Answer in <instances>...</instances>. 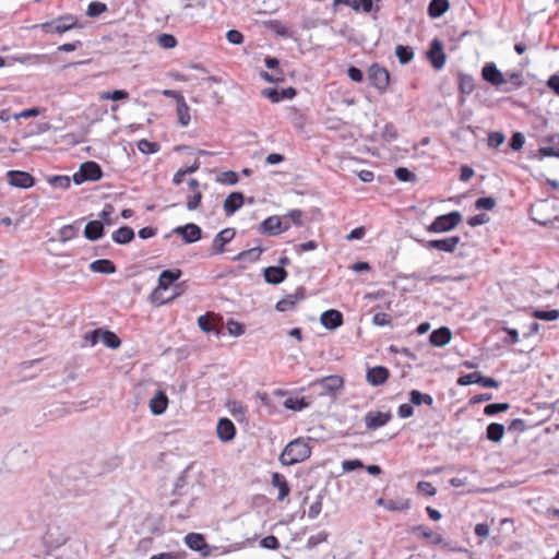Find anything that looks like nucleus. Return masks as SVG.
<instances>
[{
  "label": "nucleus",
  "instance_id": "20",
  "mask_svg": "<svg viewBox=\"0 0 559 559\" xmlns=\"http://www.w3.org/2000/svg\"><path fill=\"white\" fill-rule=\"evenodd\" d=\"M243 194L241 192H231L224 201L223 210L227 216L233 215L243 205Z\"/></svg>",
  "mask_w": 559,
  "mask_h": 559
},
{
  "label": "nucleus",
  "instance_id": "4",
  "mask_svg": "<svg viewBox=\"0 0 559 559\" xmlns=\"http://www.w3.org/2000/svg\"><path fill=\"white\" fill-rule=\"evenodd\" d=\"M311 385L319 388V393L321 395L335 394L337 391L343 389L344 379L341 376L332 374L316 380Z\"/></svg>",
  "mask_w": 559,
  "mask_h": 559
},
{
  "label": "nucleus",
  "instance_id": "45",
  "mask_svg": "<svg viewBox=\"0 0 559 559\" xmlns=\"http://www.w3.org/2000/svg\"><path fill=\"white\" fill-rule=\"evenodd\" d=\"M532 316L537 320L554 321V320L559 319V310L558 309H552V310L536 309L532 312Z\"/></svg>",
  "mask_w": 559,
  "mask_h": 559
},
{
  "label": "nucleus",
  "instance_id": "1",
  "mask_svg": "<svg viewBox=\"0 0 559 559\" xmlns=\"http://www.w3.org/2000/svg\"><path fill=\"white\" fill-rule=\"evenodd\" d=\"M311 455L309 444L298 438L290 441L280 455V462L285 466H292L306 461Z\"/></svg>",
  "mask_w": 559,
  "mask_h": 559
},
{
  "label": "nucleus",
  "instance_id": "29",
  "mask_svg": "<svg viewBox=\"0 0 559 559\" xmlns=\"http://www.w3.org/2000/svg\"><path fill=\"white\" fill-rule=\"evenodd\" d=\"M287 276V272L282 266H269L264 270V278L269 284H280Z\"/></svg>",
  "mask_w": 559,
  "mask_h": 559
},
{
  "label": "nucleus",
  "instance_id": "22",
  "mask_svg": "<svg viewBox=\"0 0 559 559\" xmlns=\"http://www.w3.org/2000/svg\"><path fill=\"white\" fill-rule=\"evenodd\" d=\"M78 26V17L72 14H67L55 21L53 32L57 34H63Z\"/></svg>",
  "mask_w": 559,
  "mask_h": 559
},
{
  "label": "nucleus",
  "instance_id": "10",
  "mask_svg": "<svg viewBox=\"0 0 559 559\" xmlns=\"http://www.w3.org/2000/svg\"><path fill=\"white\" fill-rule=\"evenodd\" d=\"M391 419L390 413L370 411L365 415V425L369 430H376L385 426Z\"/></svg>",
  "mask_w": 559,
  "mask_h": 559
},
{
  "label": "nucleus",
  "instance_id": "52",
  "mask_svg": "<svg viewBox=\"0 0 559 559\" xmlns=\"http://www.w3.org/2000/svg\"><path fill=\"white\" fill-rule=\"evenodd\" d=\"M22 63H46L49 62V57L45 53L43 55H25L19 59Z\"/></svg>",
  "mask_w": 559,
  "mask_h": 559
},
{
  "label": "nucleus",
  "instance_id": "48",
  "mask_svg": "<svg viewBox=\"0 0 559 559\" xmlns=\"http://www.w3.org/2000/svg\"><path fill=\"white\" fill-rule=\"evenodd\" d=\"M459 87L461 93L471 94L475 88L474 79L468 74H461Z\"/></svg>",
  "mask_w": 559,
  "mask_h": 559
},
{
  "label": "nucleus",
  "instance_id": "34",
  "mask_svg": "<svg viewBox=\"0 0 559 559\" xmlns=\"http://www.w3.org/2000/svg\"><path fill=\"white\" fill-rule=\"evenodd\" d=\"M449 8V0H431L428 7V14L432 19L440 17Z\"/></svg>",
  "mask_w": 559,
  "mask_h": 559
},
{
  "label": "nucleus",
  "instance_id": "21",
  "mask_svg": "<svg viewBox=\"0 0 559 559\" xmlns=\"http://www.w3.org/2000/svg\"><path fill=\"white\" fill-rule=\"evenodd\" d=\"M185 543L192 550L201 552L206 550L204 555H207L209 552V545L206 544L202 534L189 533L185 536Z\"/></svg>",
  "mask_w": 559,
  "mask_h": 559
},
{
  "label": "nucleus",
  "instance_id": "18",
  "mask_svg": "<svg viewBox=\"0 0 559 559\" xmlns=\"http://www.w3.org/2000/svg\"><path fill=\"white\" fill-rule=\"evenodd\" d=\"M389 370L383 366L369 368L366 374L367 382L372 386L383 384L389 378Z\"/></svg>",
  "mask_w": 559,
  "mask_h": 559
},
{
  "label": "nucleus",
  "instance_id": "16",
  "mask_svg": "<svg viewBox=\"0 0 559 559\" xmlns=\"http://www.w3.org/2000/svg\"><path fill=\"white\" fill-rule=\"evenodd\" d=\"M377 504L383 507L388 511H408L411 509V500L406 498L399 499H377Z\"/></svg>",
  "mask_w": 559,
  "mask_h": 559
},
{
  "label": "nucleus",
  "instance_id": "15",
  "mask_svg": "<svg viewBox=\"0 0 559 559\" xmlns=\"http://www.w3.org/2000/svg\"><path fill=\"white\" fill-rule=\"evenodd\" d=\"M262 95L270 99L272 103H278L283 99H292L296 96V90L294 87L283 88L278 91L276 88H264L262 90Z\"/></svg>",
  "mask_w": 559,
  "mask_h": 559
},
{
  "label": "nucleus",
  "instance_id": "5",
  "mask_svg": "<svg viewBox=\"0 0 559 559\" xmlns=\"http://www.w3.org/2000/svg\"><path fill=\"white\" fill-rule=\"evenodd\" d=\"M456 383L461 386L477 383L484 388H499V382L496 379L485 377L478 371L461 376Z\"/></svg>",
  "mask_w": 559,
  "mask_h": 559
},
{
  "label": "nucleus",
  "instance_id": "14",
  "mask_svg": "<svg viewBox=\"0 0 559 559\" xmlns=\"http://www.w3.org/2000/svg\"><path fill=\"white\" fill-rule=\"evenodd\" d=\"M216 433L221 441L228 442L235 438L236 427L228 418H221L216 426Z\"/></svg>",
  "mask_w": 559,
  "mask_h": 559
},
{
  "label": "nucleus",
  "instance_id": "46",
  "mask_svg": "<svg viewBox=\"0 0 559 559\" xmlns=\"http://www.w3.org/2000/svg\"><path fill=\"white\" fill-rule=\"evenodd\" d=\"M108 10L107 4L100 1H93L87 5L86 15L96 17Z\"/></svg>",
  "mask_w": 559,
  "mask_h": 559
},
{
  "label": "nucleus",
  "instance_id": "24",
  "mask_svg": "<svg viewBox=\"0 0 559 559\" xmlns=\"http://www.w3.org/2000/svg\"><path fill=\"white\" fill-rule=\"evenodd\" d=\"M452 337V333L449 328L441 326L431 332L429 341L433 346L442 347L447 345Z\"/></svg>",
  "mask_w": 559,
  "mask_h": 559
},
{
  "label": "nucleus",
  "instance_id": "7",
  "mask_svg": "<svg viewBox=\"0 0 559 559\" xmlns=\"http://www.w3.org/2000/svg\"><path fill=\"white\" fill-rule=\"evenodd\" d=\"M481 78L497 88L507 84L506 76L493 62L485 63L481 69Z\"/></svg>",
  "mask_w": 559,
  "mask_h": 559
},
{
  "label": "nucleus",
  "instance_id": "32",
  "mask_svg": "<svg viewBox=\"0 0 559 559\" xmlns=\"http://www.w3.org/2000/svg\"><path fill=\"white\" fill-rule=\"evenodd\" d=\"M90 270L99 274H114L117 269L112 261L107 259L95 260L90 264Z\"/></svg>",
  "mask_w": 559,
  "mask_h": 559
},
{
  "label": "nucleus",
  "instance_id": "36",
  "mask_svg": "<svg viewBox=\"0 0 559 559\" xmlns=\"http://www.w3.org/2000/svg\"><path fill=\"white\" fill-rule=\"evenodd\" d=\"M413 532H419L424 538L430 539L431 544L440 545L443 543L442 535L435 533L425 525H417L413 527Z\"/></svg>",
  "mask_w": 559,
  "mask_h": 559
},
{
  "label": "nucleus",
  "instance_id": "47",
  "mask_svg": "<svg viewBox=\"0 0 559 559\" xmlns=\"http://www.w3.org/2000/svg\"><path fill=\"white\" fill-rule=\"evenodd\" d=\"M129 98V93L124 90H116L112 92H103L99 94V99L102 100H126Z\"/></svg>",
  "mask_w": 559,
  "mask_h": 559
},
{
  "label": "nucleus",
  "instance_id": "13",
  "mask_svg": "<svg viewBox=\"0 0 559 559\" xmlns=\"http://www.w3.org/2000/svg\"><path fill=\"white\" fill-rule=\"evenodd\" d=\"M428 59L435 69L440 70L443 68L445 63V53L443 51V46L440 40H432L430 49L428 51Z\"/></svg>",
  "mask_w": 559,
  "mask_h": 559
},
{
  "label": "nucleus",
  "instance_id": "11",
  "mask_svg": "<svg viewBox=\"0 0 559 559\" xmlns=\"http://www.w3.org/2000/svg\"><path fill=\"white\" fill-rule=\"evenodd\" d=\"M236 235L234 228H225L221 230L213 239L212 254H219L224 252V248L229 243Z\"/></svg>",
  "mask_w": 559,
  "mask_h": 559
},
{
  "label": "nucleus",
  "instance_id": "28",
  "mask_svg": "<svg viewBox=\"0 0 559 559\" xmlns=\"http://www.w3.org/2000/svg\"><path fill=\"white\" fill-rule=\"evenodd\" d=\"M272 486L278 489L277 500L283 501L290 492L286 478L280 473L272 474Z\"/></svg>",
  "mask_w": 559,
  "mask_h": 559
},
{
  "label": "nucleus",
  "instance_id": "2",
  "mask_svg": "<svg viewBox=\"0 0 559 559\" xmlns=\"http://www.w3.org/2000/svg\"><path fill=\"white\" fill-rule=\"evenodd\" d=\"M462 222V214L459 211H453L448 214L437 216L433 222L427 227L428 233H447L454 229Z\"/></svg>",
  "mask_w": 559,
  "mask_h": 559
},
{
  "label": "nucleus",
  "instance_id": "19",
  "mask_svg": "<svg viewBox=\"0 0 559 559\" xmlns=\"http://www.w3.org/2000/svg\"><path fill=\"white\" fill-rule=\"evenodd\" d=\"M305 298L304 289L299 288L294 294H289L285 296L283 299L278 300L275 308L280 312L290 311L295 308L296 304L299 300Z\"/></svg>",
  "mask_w": 559,
  "mask_h": 559
},
{
  "label": "nucleus",
  "instance_id": "25",
  "mask_svg": "<svg viewBox=\"0 0 559 559\" xmlns=\"http://www.w3.org/2000/svg\"><path fill=\"white\" fill-rule=\"evenodd\" d=\"M168 406V397L163 391H157L150 400V409L154 415H162Z\"/></svg>",
  "mask_w": 559,
  "mask_h": 559
},
{
  "label": "nucleus",
  "instance_id": "26",
  "mask_svg": "<svg viewBox=\"0 0 559 559\" xmlns=\"http://www.w3.org/2000/svg\"><path fill=\"white\" fill-rule=\"evenodd\" d=\"M55 530L58 531L59 528L49 526L44 536V543L51 548L60 547L68 539V536L64 533H55Z\"/></svg>",
  "mask_w": 559,
  "mask_h": 559
},
{
  "label": "nucleus",
  "instance_id": "58",
  "mask_svg": "<svg viewBox=\"0 0 559 559\" xmlns=\"http://www.w3.org/2000/svg\"><path fill=\"white\" fill-rule=\"evenodd\" d=\"M48 182L53 187L67 189L70 187L71 177H48Z\"/></svg>",
  "mask_w": 559,
  "mask_h": 559
},
{
  "label": "nucleus",
  "instance_id": "6",
  "mask_svg": "<svg viewBox=\"0 0 559 559\" xmlns=\"http://www.w3.org/2000/svg\"><path fill=\"white\" fill-rule=\"evenodd\" d=\"M461 238L451 236L443 239L423 240L421 245L427 249H437L443 252L452 253L455 251Z\"/></svg>",
  "mask_w": 559,
  "mask_h": 559
},
{
  "label": "nucleus",
  "instance_id": "40",
  "mask_svg": "<svg viewBox=\"0 0 559 559\" xmlns=\"http://www.w3.org/2000/svg\"><path fill=\"white\" fill-rule=\"evenodd\" d=\"M100 342L109 348L116 349L120 346L119 337L111 331L102 330Z\"/></svg>",
  "mask_w": 559,
  "mask_h": 559
},
{
  "label": "nucleus",
  "instance_id": "35",
  "mask_svg": "<svg viewBox=\"0 0 559 559\" xmlns=\"http://www.w3.org/2000/svg\"><path fill=\"white\" fill-rule=\"evenodd\" d=\"M506 428L502 424L491 423L487 426L486 438L492 442H500L504 436Z\"/></svg>",
  "mask_w": 559,
  "mask_h": 559
},
{
  "label": "nucleus",
  "instance_id": "23",
  "mask_svg": "<svg viewBox=\"0 0 559 559\" xmlns=\"http://www.w3.org/2000/svg\"><path fill=\"white\" fill-rule=\"evenodd\" d=\"M182 272L179 269L165 270L160 273L158 277V289L166 290L173 285L177 280L180 278Z\"/></svg>",
  "mask_w": 559,
  "mask_h": 559
},
{
  "label": "nucleus",
  "instance_id": "37",
  "mask_svg": "<svg viewBox=\"0 0 559 559\" xmlns=\"http://www.w3.org/2000/svg\"><path fill=\"white\" fill-rule=\"evenodd\" d=\"M506 80H507V84L508 83L510 84V87L502 88L504 92H510L512 90H518V88H521L524 85L523 75L519 71H513V72L507 73Z\"/></svg>",
  "mask_w": 559,
  "mask_h": 559
},
{
  "label": "nucleus",
  "instance_id": "55",
  "mask_svg": "<svg viewBox=\"0 0 559 559\" xmlns=\"http://www.w3.org/2000/svg\"><path fill=\"white\" fill-rule=\"evenodd\" d=\"M157 43L160 47L170 49L177 45V39L170 34H162L158 36Z\"/></svg>",
  "mask_w": 559,
  "mask_h": 559
},
{
  "label": "nucleus",
  "instance_id": "57",
  "mask_svg": "<svg viewBox=\"0 0 559 559\" xmlns=\"http://www.w3.org/2000/svg\"><path fill=\"white\" fill-rule=\"evenodd\" d=\"M322 495H319L317 497V500L310 506L309 510H308V518L310 520H313L316 518H318V515L321 513L322 511Z\"/></svg>",
  "mask_w": 559,
  "mask_h": 559
},
{
  "label": "nucleus",
  "instance_id": "59",
  "mask_svg": "<svg viewBox=\"0 0 559 559\" xmlns=\"http://www.w3.org/2000/svg\"><path fill=\"white\" fill-rule=\"evenodd\" d=\"M114 213V206L110 204H106L103 211L98 214L100 222L105 225H112L115 222L111 221L110 216Z\"/></svg>",
  "mask_w": 559,
  "mask_h": 559
},
{
  "label": "nucleus",
  "instance_id": "61",
  "mask_svg": "<svg viewBox=\"0 0 559 559\" xmlns=\"http://www.w3.org/2000/svg\"><path fill=\"white\" fill-rule=\"evenodd\" d=\"M226 326H227L229 334L233 336H240L245 333V329H243L242 324H240L237 321L229 320L227 322Z\"/></svg>",
  "mask_w": 559,
  "mask_h": 559
},
{
  "label": "nucleus",
  "instance_id": "3",
  "mask_svg": "<svg viewBox=\"0 0 559 559\" xmlns=\"http://www.w3.org/2000/svg\"><path fill=\"white\" fill-rule=\"evenodd\" d=\"M370 84L379 92H385L390 84V73L386 68L379 63H372L368 69Z\"/></svg>",
  "mask_w": 559,
  "mask_h": 559
},
{
  "label": "nucleus",
  "instance_id": "30",
  "mask_svg": "<svg viewBox=\"0 0 559 559\" xmlns=\"http://www.w3.org/2000/svg\"><path fill=\"white\" fill-rule=\"evenodd\" d=\"M176 115L180 127L187 128L191 123V109L186 99L176 104Z\"/></svg>",
  "mask_w": 559,
  "mask_h": 559
},
{
  "label": "nucleus",
  "instance_id": "62",
  "mask_svg": "<svg viewBox=\"0 0 559 559\" xmlns=\"http://www.w3.org/2000/svg\"><path fill=\"white\" fill-rule=\"evenodd\" d=\"M417 490L424 495H427L429 497H432L436 495L437 492V489L435 488V486L429 483V481H419L417 484Z\"/></svg>",
  "mask_w": 559,
  "mask_h": 559
},
{
  "label": "nucleus",
  "instance_id": "9",
  "mask_svg": "<svg viewBox=\"0 0 559 559\" xmlns=\"http://www.w3.org/2000/svg\"><path fill=\"white\" fill-rule=\"evenodd\" d=\"M171 234L180 235L186 243H193L201 239L202 229L194 223H188L174 228Z\"/></svg>",
  "mask_w": 559,
  "mask_h": 559
},
{
  "label": "nucleus",
  "instance_id": "50",
  "mask_svg": "<svg viewBox=\"0 0 559 559\" xmlns=\"http://www.w3.org/2000/svg\"><path fill=\"white\" fill-rule=\"evenodd\" d=\"M138 148L144 154H153L159 150V144L156 142H151L146 139H142L138 142Z\"/></svg>",
  "mask_w": 559,
  "mask_h": 559
},
{
  "label": "nucleus",
  "instance_id": "54",
  "mask_svg": "<svg viewBox=\"0 0 559 559\" xmlns=\"http://www.w3.org/2000/svg\"><path fill=\"white\" fill-rule=\"evenodd\" d=\"M495 206H496V200L491 197L479 198L475 202V207L477 210L491 211Z\"/></svg>",
  "mask_w": 559,
  "mask_h": 559
},
{
  "label": "nucleus",
  "instance_id": "33",
  "mask_svg": "<svg viewBox=\"0 0 559 559\" xmlns=\"http://www.w3.org/2000/svg\"><path fill=\"white\" fill-rule=\"evenodd\" d=\"M111 238L118 245H127L134 238V230L129 226H122L112 233Z\"/></svg>",
  "mask_w": 559,
  "mask_h": 559
},
{
  "label": "nucleus",
  "instance_id": "64",
  "mask_svg": "<svg viewBox=\"0 0 559 559\" xmlns=\"http://www.w3.org/2000/svg\"><path fill=\"white\" fill-rule=\"evenodd\" d=\"M524 142H525L524 135L521 132H515V133H513V135L511 138L510 146L514 151H519L523 147Z\"/></svg>",
  "mask_w": 559,
  "mask_h": 559
},
{
  "label": "nucleus",
  "instance_id": "63",
  "mask_svg": "<svg viewBox=\"0 0 559 559\" xmlns=\"http://www.w3.org/2000/svg\"><path fill=\"white\" fill-rule=\"evenodd\" d=\"M350 7L354 10L362 9L364 12L368 13L372 10V0H353Z\"/></svg>",
  "mask_w": 559,
  "mask_h": 559
},
{
  "label": "nucleus",
  "instance_id": "53",
  "mask_svg": "<svg viewBox=\"0 0 559 559\" xmlns=\"http://www.w3.org/2000/svg\"><path fill=\"white\" fill-rule=\"evenodd\" d=\"M504 134L498 131L488 134L487 143L489 147L497 148L504 142Z\"/></svg>",
  "mask_w": 559,
  "mask_h": 559
},
{
  "label": "nucleus",
  "instance_id": "44",
  "mask_svg": "<svg viewBox=\"0 0 559 559\" xmlns=\"http://www.w3.org/2000/svg\"><path fill=\"white\" fill-rule=\"evenodd\" d=\"M9 185L15 188L28 189L34 186V177H8Z\"/></svg>",
  "mask_w": 559,
  "mask_h": 559
},
{
  "label": "nucleus",
  "instance_id": "17",
  "mask_svg": "<svg viewBox=\"0 0 559 559\" xmlns=\"http://www.w3.org/2000/svg\"><path fill=\"white\" fill-rule=\"evenodd\" d=\"M321 324L328 330H335L343 324V314L335 309L322 312L320 317Z\"/></svg>",
  "mask_w": 559,
  "mask_h": 559
},
{
  "label": "nucleus",
  "instance_id": "38",
  "mask_svg": "<svg viewBox=\"0 0 559 559\" xmlns=\"http://www.w3.org/2000/svg\"><path fill=\"white\" fill-rule=\"evenodd\" d=\"M409 402L413 405H417V406H419L421 404H426V405L430 406L433 403V399L430 394L421 393L418 390H412L409 392Z\"/></svg>",
  "mask_w": 559,
  "mask_h": 559
},
{
  "label": "nucleus",
  "instance_id": "49",
  "mask_svg": "<svg viewBox=\"0 0 559 559\" xmlns=\"http://www.w3.org/2000/svg\"><path fill=\"white\" fill-rule=\"evenodd\" d=\"M510 408L509 403H491L485 406L484 414L487 416H493L498 413L506 412Z\"/></svg>",
  "mask_w": 559,
  "mask_h": 559
},
{
  "label": "nucleus",
  "instance_id": "27",
  "mask_svg": "<svg viewBox=\"0 0 559 559\" xmlns=\"http://www.w3.org/2000/svg\"><path fill=\"white\" fill-rule=\"evenodd\" d=\"M546 206V201H538L531 209V218L542 226H548L554 221L552 218L543 215V211Z\"/></svg>",
  "mask_w": 559,
  "mask_h": 559
},
{
  "label": "nucleus",
  "instance_id": "39",
  "mask_svg": "<svg viewBox=\"0 0 559 559\" xmlns=\"http://www.w3.org/2000/svg\"><path fill=\"white\" fill-rule=\"evenodd\" d=\"M263 249L260 247H254L249 250L241 251L235 257V260L237 261H245V262H254L259 260L260 255L262 254Z\"/></svg>",
  "mask_w": 559,
  "mask_h": 559
},
{
  "label": "nucleus",
  "instance_id": "41",
  "mask_svg": "<svg viewBox=\"0 0 559 559\" xmlns=\"http://www.w3.org/2000/svg\"><path fill=\"white\" fill-rule=\"evenodd\" d=\"M78 233L79 227L74 224L64 225L58 230L59 239L61 242H67L73 239L76 237Z\"/></svg>",
  "mask_w": 559,
  "mask_h": 559
},
{
  "label": "nucleus",
  "instance_id": "31",
  "mask_svg": "<svg viewBox=\"0 0 559 559\" xmlns=\"http://www.w3.org/2000/svg\"><path fill=\"white\" fill-rule=\"evenodd\" d=\"M104 235V223L100 221L88 222L84 229V236L91 241L102 238Z\"/></svg>",
  "mask_w": 559,
  "mask_h": 559
},
{
  "label": "nucleus",
  "instance_id": "60",
  "mask_svg": "<svg viewBox=\"0 0 559 559\" xmlns=\"http://www.w3.org/2000/svg\"><path fill=\"white\" fill-rule=\"evenodd\" d=\"M100 332H102V329H96V330L85 333V335H84L85 343L88 344L90 346L96 345L98 342H100Z\"/></svg>",
  "mask_w": 559,
  "mask_h": 559
},
{
  "label": "nucleus",
  "instance_id": "12",
  "mask_svg": "<svg viewBox=\"0 0 559 559\" xmlns=\"http://www.w3.org/2000/svg\"><path fill=\"white\" fill-rule=\"evenodd\" d=\"M189 193L187 194V209L189 211L197 210L202 201V191L197 179L192 178L188 181Z\"/></svg>",
  "mask_w": 559,
  "mask_h": 559
},
{
  "label": "nucleus",
  "instance_id": "51",
  "mask_svg": "<svg viewBox=\"0 0 559 559\" xmlns=\"http://www.w3.org/2000/svg\"><path fill=\"white\" fill-rule=\"evenodd\" d=\"M307 405L308 404L305 402L304 397H301V399L288 397L284 402V406L287 409H292V411H302L304 408L307 407Z\"/></svg>",
  "mask_w": 559,
  "mask_h": 559
},
{
  "label": "nucleus",
  "instance_id": "56",
  "mask_svg": "<svg viewBox=\"0 0 559 559\" xmlns=\"http://www.w3.org/2000/svg\"><path fill=\"white\" fill-rule=\"evenodd\" d=\"M328 534L325 532H319L316 535H311L307 540V548L312 549L319 544L326 542Z\"/></svg>",
  "mask_w": 559,
  "mask_h": 559
},
{
  "label": "nucleus",
  "instance_id": "43",
  "mask_svg": "<svg viewBox=\"0 0 559 559\" xmlns=\"http://www.w3.org/2000/svg\"><path fill=\"white\" fill-rule=\"evenodd\" d=\"M395 55L402 64L408 63L414 58V51L411 47L397 45L395 48Z\"/></svg>",
  "mask_w": 559,
  "mask_h": 559
},
{
  "label": "nucleus",
  "instance_id": "42",
  "mask_svg": "<svg viewBox=\"0 0 559 559\" xmlns=\"http://www.w3.org/2000/svg\"><path fill=\"white\" fill-rule=\"evenodd\" d=\"M74 175H103L100 166L93 160L83 163Z\"/></svg>",
  "mask_w": 559,
  "mask_h": 559
},
{
  "label": "nucleus",
  "instance_id": "8",
  "mask_svg": "<svg viewBox=\"0 0 559 559\" xmlns=\"http://www.w3.org/2000/svg\"><path fill=\"white\" fill-rule=\"evenodd\" d=\"M287 230V226H283L282 217L272 215L261 222L259 231L267 236H277Z\"/></svg>",
  "mask_w": 559,
  "mask_h": 559
}]
</instances>
